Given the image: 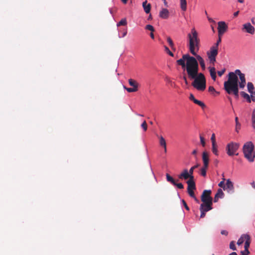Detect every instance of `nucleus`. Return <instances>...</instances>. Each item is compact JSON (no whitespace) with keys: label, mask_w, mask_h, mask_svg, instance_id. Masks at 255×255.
<instances>
[{"label":"nucleus","mask_w":255,"mask_h":255,"mask_svg":"<svg viewBox=\"0 0 255 255\" xmlns=\"http://www.w3.org/2000/svg\"><path fill=\"white\" fill-rule=\"evenodd\" d=\"M197 153V149H194L193 151H192V154L193 155H196Z\"/></svg>","instance_id":"nucleus-55"},{"label":"nucleus","mask_w":255,"mask_h":255,"mask_svg":"<svg viewBox=\"0 0 255 255\" xmlns=\"http://www.w3.org/2000/svg\"><path fill=\"white\" fill-rule=\"evenodd\" d=\"M228 26L224 21H219L218 23V37L222 35L227 30Z\"/></svg>","instance_id":"nucleus-8"},{"label":"nucleus","mask_w":255,"mask_h":255,"mask_svg":"<svg viewBox=\"0 0 255 255\" xmlns=\"http://www.w3.org/2000/svg\"><path fill=\"white\" fill-rule=\"evenodd\" d=\"M243 29H245L246 32L250 34H253L255 32V28L250 23H247L243 25Z\"/></svg>","instance_id":"nucleus-11"},{"label":"nucleus","mask_w":255,"mask_h":255,"mask_svg":"<svg viewBox=\"0 0 255 255\" xmlns=\"http://www.w3.org/2000/svg\"><path fill=\"white\" fill-rule=\"evenodd\" d=\"M221 234L223 235L227 236L228 235V232L226 230H222L221 232Z\"/></svg>","instance_id":"nucleus-49"},{"label":"nucleus","mask_w":255,"mask_h":255,"mask_svg":"<svg viewBox=\"0 0 255 255\" xmlns=\"http://www.w3.org/2000/svg\"><path fill=\"white\" fill-rule=\"evenodd\" d=\"M127 33V31H126V32H125L124 33L123 35V37L125 36L126 35Z\"/></svg>","instance_id":"nucleus-63"},{"label":"nucleus","mask_w":255,"mask_h":255,"mask_svg":"<svg viewBox=\"0 0 255 255\" xmlns=\"http://www.w3.org/2000/svg\"><path fill=\"white\" fill-rule=\"evenodd\" d=\"M142 6L143 7L144 10L146 13H148L150 12L151 9L150 4L148 3L147 4V0H145L142 3Z\"/></svg>","instance_id":"nucleus-18"},{"label":"nucleus","mask_w":255,"mask_h":255,"mask_svg":"<svg viewBox=\"0 0 255 255\" xmlns=\"http://www.w3.org/2000/svg\"><path fill=\"white\" fill-rule=\"evenodd\" d=\"M202 160L203 162V166L205 167H208L209 158V154L207 152L204 151L202 153Z\"/></svg>","instance_id":"nucleus-12"},{"label":"nucleus","mask_w":255,"mask_h":255,"mask_svg":"<svg viewBox=\"0 0 255 255\" xmlns=\"http://www.w3.org/2000/svg\"><path fill=\"white\" fill-rule=\"evenodd\" d=\"M164 148V151L165 153H166L167 152V148H166V146H165V147H163Z\"/></svg>","instance_id":"nucleus-62"},{"label":"nucleus","mask_w":255,"mask_h":255,"mask_svg":"<svg viewBox=\"0 0 255 255\" xmlns=\"http://www.w3.org/2000/svg\"><path fill=\"white\" fill-rule=\"evenodd\" d=\"M194 200L198 203H199V200L196 197V196H195L194 197H192Z\"/></svg>","instance_id":"nucleus-54"},{"label":"nucleus","mask_w":255,"mask_h":255,"mask_svg":"<svg viewBox=\"0 0 255 255\" xmlns=\"http://www.w3.org/2000/svg\"><path fill=\"white\" fill-rule=\"evenodd\" d=\"M141 127H142V128H143V129L144 131L147 130V124H146L145 121H143V122L142 123V124L141 125Z\"/></svg>","instance_id":"nucleus-37"},{"label":"nucleus","mask_w":255,"mask_h":255,"mask_svg":"<svg viewBox=\"0 0 255 255\" xmlns=\"http://www.w3.org/2000/svg\"><path fill=\"white\" fill-rule=\"evenodd\" d=\"M240 94L243 97L246 99L249 103L251 102L250 97L247 93H245V92H241Z\"/></svg>","instance_id":"nucleus-24"},{"label":"nucleus","mask_w":255,"mask_h":255,"mask_svg":"<svg viewBox=\"0 0 255 255\" xmlns=\"http://www.w3.org/2000/svg\"><path fill=\"white\" fill-rule=\"evenodd\" d=\"M196 56V58H195L197 61L199 62V64L202 68V69H203V70H204L206 68V67H205V62H204V60L203 59V58L200 55H195Z\"/></svg>","instance_id":"nucleus-15"},{"label":"nucleus","mask_w":255,"mask_h":255,"mask_svg":"<svg viewBox=\"0 0 255 255\" xmlns=\"http://www.w3.org/2000/svg\"><path fill=\"white\" fill-rule=\"evenodd\" d=\"M207 168L208 167H205V166H203V167L200 169V174L203 177H205L206 175V171Z\"/></svg>","instance_id":"nucleus-31"},{"label":"nucleus","mask_w":255,"mask_h":255,"mask_svg":"<svg viewBox=\"0 0 255 255\" xmlns=\"http://www.w3.org/2000/svg\"><path fill=\"white\" fill-rule=\"evenodd\" d=\"M159 139L160 145L163 147H165V146H166V142L164 137L162 136H159Z\"/></svg>","instance_id":"nucleus-23"},{"label":"nucleus","mask_w":255,"mask_h":255,"mask_svg":"<svg viewBox=\"0 0 255 255\" xmlns=\"http://www.w3.org/2000/svg\"><path fill=\"white\" fill-rule=\"evenodd\" d=\"M166 180L174 186H176L179 189H183V185L181 183H177L175 180L168 173L166 174Z\"/></svg>","instance_id":"nucleus-10"},{"label":"nucleus","mask_w":255,"mask_h":255,"mask_svg":"<svg viewBox=\"0 0 255 255\" xmlns=\"http://www.w3.org/2000/svg\"><path fill=\"white\" fill-rule=\"evenodd\" d=\"M250 252L249 251L241 252L242 255H249Z\"/></svg>","instance_id":"nucleus-50"},{"label":"nucleus","mask_w":255,"mask_h":255,"mask_svg":"<svg viewBox=\"0 0 255 255\" xmlns=\"http://www.w3.org/2000/svg\"><path fill=\"white\" fill-rule=\"evenodd\" d=\"M194 190H187V192H188V194L192 198L194 197V196H195V194H194Z\"/></svg>","instance_id":"nucleus-43"},{"label":"nucleus","mask_w":255,"mask_h":255,"mask_svg":"<svg viewBox=\"0 0 255 255\" xmlns=\"http://www.w3.org/2000/svg\"><path fill=\"white\" fill-rule=\"evenodd\" d=\"M199 166V164H197L196 165L191 167L189 171L191 173H192L193 175L194 170H195L196 168H198Z\"/></svg>","instance_id":"nucleus-40"},{"label":"nucleus","mask_w":255,"mask_h":255,"mask_svg":"<svg viewBox=\"0 0 255 255\" xmlns=\"http://www.w3.org/2000/svg\"><path fill=\"white\" fill-rule=\"evenodd\" d=\"M194 103L199 106H200L202 109H204L206 107V106L205 104L202 102V101H200L199 100H198L197 99L195 100V101L194 102Z\"/></svg>","instance_id":"nucleus-28"},{"label":"nucleus","mask_w":255,"mask_h":255,"mask_svg":"<svg viewBox=\"0 0 255 255\" xmlns=\"http://www.w3.org/2000/svg\"><path fill=\"white\" fill-rule=\"evenodd\" d=\"M210 73L212 79L215 81L216 79V69L215 67H211L210 68Z\"/></svg>","instance_id":"nucleus-20"},{"label":"nucleus","mask_w":255,"mask_h":255,"mask_svg":"<svg viewBox=\"0 0 255 255\" xmlns=\"http://www.w3.org/2000/svg\"><path fill=\"white\" fill-rule=\"evenodd\" d=\"M229 255H237V254L236 252H233L231 253Z\"/></svg>","instance_id":"nucleus-61"},{"label":"nucleus","mask_w":255,"mask_h":255,"mask_svg":"<svg viewBox=\"0 0 255 255\" xmlns=\"http://www.w3.org/2000/svg\"><path fill=\"white\" fill-rule=\"evenodd\" d=\"M180 7L183 11H186L187 9L186 0H180Z\"/></svg>","instance_id":"nucleus-21"},{"label":"nucleus","mask_w":255,"mask_h":255,"mask_svg":"<svg viewBox=\"0 0 255 255\" xmlns=\"http://www.w3.org/2000/svg\"><path fill=\"white\" fill-rule=\"evenodd\" d=\"M122 0V1L124 3L126 4V3H127L128 0Z\"/></svg>","instance_id":"nucleus-60"},{"label":"nucleus","mask_w":255,"mask_h":255,"mask_svg":"<svg viewBox=\"0 0 255 255\" xmlns=\"http://www.w3.org/2000/svg\"><path fill=\"white\" fill-rule=\"evenodd\" d=\"M221 37H218V39L217 42L214 45H213L212 46L218 49L219 44L221 43Z\"/></svg>","instance_id":"nucleus-39"},{"label":"nucleus","mask_w":255,"mask_h":255,"mask_svg":"<svg viewBox=\"0 0 255 255\" xmlns=\"http://www.w3.org/2000/svg\"><path fill=\"white\" fill-rule=\"evenodd\" d=\"M208 90L210 92H213L215 91V88L213 86H210Z\"/></svg>","instance_id":"nucleus-51"},{"label":"nucleus","mask_w":255,"mask_h":255,"mask_svg":"<svg viewBox=\"0 0 255 255\" xmlns=\"http://www.w3.org/2000/svg\"><path fill=\"white\" fill-rule=\"evenodd\" d=\"M219 198H220L219 197H218L217 196L215 195V197H214V200H213L214 202H217L218 201Z\"/></svg>","instance_id":"nucleus-53"},{"label":"nucleus","mask_w":255,"mask_h":255,"mask_svg":"<svg viewBox=\"0 0 255 255\" xmlns=\"http://www.w3.org/2000/svg\"><path fill=\"white\" fill-rule=\"evenodd\" d=\"M124 88L129 93L135 92L137 91L136 89H135V88H127L126 87H124Z\"/></svg>","instance_id":"nucleus-36"},{"label":"nucleus","mask_w":255,"mask_h":255,"mask_svg":"<svg viewBox=\"0 0 255 255\" xmlns=\"http://www.w3.org/2000/svg\"><path fill=\"white\" fill-rule=\"evenodd\" d=\"M245 75L237 69L235 72H230L228 79L224 83V89L230 95H233L236 98L239 97V87L244 89L246 86Z\"/></svg>","instance_id":"nucleus-2"},{"label":"nucleus","mask_w":255,"mask_h":255,"mask_svg":"<svg viewBox=\"0 0 255 255\" xmlns=\"http://www.w3.org/2000/svg\"><path fill=\"white\" fill-rule=\"evenodd\" d=\"M211 140L212 141V144L216 143V139H215V134L214 133L212 134V135L211 136Z\"/></svg>","instance_id":"nucleus-45"},{"label":"nucleus","mask_w":255,"mask_h":255,"mask_svg":"<svg viewBox=\"0 0 255 255\" xmlns=\"http://www.w3.org/2000/svg\"><path fill=\"white\" fill-rule=\"evenodd\" d=\"M245 157L250 161L253 162L255 158L254 145L251 141L246 142L243 146Z\"/></svg>","instance_id":"nucleus-5"},{"label":"nucleus","mask_w":255,"mask_h":255,"mask_svg":"<svg viewBox=\"0 0 255 255\" xmlns=\"http://www.w3.org/2000/svg\"><path fill=\"white\" fill-rule=\"evenodd\" d=\"M150 37H151V38L152 39H153L154 38V34H153V32H151L150 33Z\"/></svg>","instance_id":"nucleus-57"},{"label":"nucleus","mask_w":255,"mask_h":255,"mask_svg":"<svg viewBox=\"0 0 255 255\" xmlns=\"http://www.w3.org/2000/svg\"><path fill=\"white\" fill-rule=\"evenodd\" d=\"M251 99V101H253V102H255V97H253V96H252V99Z\"/></svg>","instance_id":"nucleus-59"},{"label":"nucleus","mask_w":255,"mask_h":255,"mask_svg":"<svg viewBox=\"0 0 255 255\" xmlns=\"http://www.w3.org/2000/svg\"><path fill=\"white\" fill-rule=\"evenodd\" d=\"M177 63L182 68L186 67L188 78L194 80L192 86L198 91H204L206 89V79L203 73L198 72V63L195 57L188 54H184L177 61Z\"/></svg>","instance_id":"nucleus-1"},{"label":"nucleus","mask_w":255,"mask_h":255,"mask_svg":"<svg viewBox=\"0 0 255 255\" xmlns=\"http://www.w3.org/2000/svg\"><path fill=\"white\" fill-rule=\"evenodd\" d=\"M244 238L245 240L244 248L245 251H249V248L251 244V238L249 235H244Z\"/></svg>","instance_id":"nucleus-14"},{"label":"nucleus","mask_w":255,"mask_h":255,"mask_svg":"<svg viewBox=\"0 0 255 255\" xmlns=\"http://www.w3.org/2000/svg\"><path fill=\"white\" fill-rule=\"evenodd\" d=\"M182 202L183 203V206H184V207L185 208V209L187 210V211H189V208L188 207V206H187L186 202L184 201V200H182Z\"/></svg>","instance_id":"nucleus-47"},{"label":"nucleus","mask_w":255,"mask_h":255,"mask_svg":"<svg viewBox=\"0 0 255 255\" xmlns=\"http://www.w3.org/2000/svg\"><path fill=\"white\" fill-rule=\"evenodd\" d=\"M215 195L217 196L220 198H223L224 196V193H223L222 190L219 188L218 189L217 192Z\"/></svg>","instance_id":"nucleus-27"},{"label":"nucleus","mask_w":255,"mask_h":255,"mask_svg":"<svg viewBox=\"0 0 255 255\" xmlns=\"http://www.w3.org/2000/svg\"><path fill=\"white\" fill-rule=\"evenodd\" d=\"M164 50L167 53H168L170 56L172 57L174 56L173 53L169 50V49L166 46H164Z\"/></svg>","instance_id":"nucleus-32"},{"label":"nucleus","mask_w":255,"mask_h":255,"mask_svg":"<svg viewBox=\"0 0 255 255\" xmlns=\"http://www.w3.org/2000/svg\"><path fill=\"white\" fill-rule=\"evenodd\" d=\"M128 83L130 86L132 87V88H135L137 91L138 90V84L135 80L129 79H128Z\"/></svg>","instance_id":"nucleus-19"},{"label":"nucleus","mask_w":255,"mask_h":255,"mask_svg":"<svg viewBox=\"0 0 255 255\" xmlns=\"http://www.w3.org/2000/svg\"><path fill=\"white\" fill-rule=\"evenodd\" d=\"M183 79L184 80L185 84L186 85H188V82L187 81V78H186V76H183Z\"/></svg>","instance_id":"nucleus-52"},{"label":"nucleus","mask_w":255,"mask_h":255,"mask_svg":"<svg viewBox=\"0 0 255 255\" xmlns=\"http://www.w3.org/2000/svg\"><path fill=\"white\" fill-rule=\"evenodd\" d=\"M189 38V51L192 54L196 55L199 49L200 39L198 36V33L194 28L191 29V32L188 34Z\"/></svg>","instance_id":"nucleus-4"},{"label":"nucleus","mask_w":255,"mask_h":255,"mask_svg":"<svg viewBox=\"0 0 255 255\" xmlns=\"http://www.w3.org/2000/svg\"><path fill=\"white\" fill-rule=\"evenodd\" d=\"M169 12L166 8H163L159 13V16L163 19H166L168 17Z\"/></svg>","instance_id":"nucleus-17"},{"label":"nucleus","mask_w":255,"mask_h":255,"mask_svg":"<svg viewBox=\"0 0 255 255\" xmlns=\"http://www.w3.org/2000/svg\"><path fill=\"white\" fill-rule=\"evenodd\" d=\"M226 71V69L224 68L221 71H218L217 73L219 76H222Z\"/></svg>","instance_id":"nucleus-44"},{"label":"nucleus","mask_w":255,"mask_h":255,"mask_svg":"<svg viewBox=\"0 0 255 255\" xmlns=\"http://www.w3.org/2000/svg\"><path fill=\"white\" fill-rule=\"evenodd\" d=\"M225 179L223 178V180L221 181L219 184L218 186L221 188H222L224 189V188L225 187L226 184H225Z\"/></svg>","instance_id":"nucleus-38"},{"label":"nucleus","mask_w":255,"mask_h":255,"mask_svg":"<svg viewBox=\"0 0 255 255\" xmlns=\"http://www.w3.org/2000/svg\"><path fill=\"white\" fill-rule=\"evenodd\" d=\"M238 1L240 3H243L244 0H238Z\"/></svg>","instance_id":"nucleus-64"},{"label":"nucleus","mask_w":255,"mask_h":255,"mask_svg":"<svg viewBox=\"0 0 255 255\" xmlns=\"http://www.w3.org/2000/svg\"><path fill=\"white\" fill-rule=\"evenodd\" d=\"M178 178L180 179L192 180L194 179L193 175L190 173L187 169H184L183 171L178 175Z\"/></svg>","instance_id":"nucleus-7"},{"label":"nucleus","mask_w":255,"mask_h":255,"mask_svg":"<svg viewBox=\"0 0 255 255\" xmlns=\"http://www.w3.org/2000/svg\"><path fill=\"white\" fill-rule=\"evenodd\" d=\"M167 41L168 42V43H169L170 46L171 47V48L173 50H175V47H174V44L173 42L172 41L171 38L170 37H168L167 38Z\"/></svg>","instance_id":"nucleus-29"},{"label":"nucleus","mask_w":255,"mask_h":255,"mask_svg":"<svg viewBox=\"0 0 255 255\" xmlns=\"http://www.w3.org/2000/svg\"><path fill=\"white\" fill-rule=\"evenodd\" d=\"M239 11H237L235 12L234 13V16L235 17L237 16L238 15V14H239Z\"/></svg>","instance_id":"nucleus-56"},{"label":"nucleus","mask_w":255,"mask_h":255,"mask_svg":"<svg viewBox=\"0 0 255 255\" xmlns=\"http://www.w3.org/2000/svg\"><path fill=\"white\" fill-rule=\"evenodd\" d=\"M252 127L255 130V109L252 114Z\"/></svg>","instance_id":"nucleus-25"},{"label":"nucleus","mask_w":255,"mask_h":255,"mask_svg":"<svg viewBox=\"0 0 255 255\" xmlns=\"http://www.w3.org/2000/svg\"><path fill=\"white\" fill-rule=\"evenodd\" d=\"M212 151L216 155H218V151L216 143L212 144Z\"/></svg>","instance_id":"nucleus-26"},{"label":"nucleus","mask_w":255,"mask_h":255,"mask_svg":"<svg viewBox=\"0 0 255 255\" xmlns=\"http://www.w3.org/2000/svg\"><path fill=\"white\" fill-rule=\"evenodd\" d=\"M240 144L238 143L231 142L228 143L226 146L227 153L229 156H232L233 155H238V153H236V151L239 147Z\"/></svg>","instance_id":"nucleus-6"},{"label":"nucleus","mask_w":255,"mask_h":255,"mask_svg":"<svg viewBox=\"0 0 255 255\" xmlns=\"http://www.w3.org/2000/svg\"><path fill=\"white\" fill-rule=\"evenodd\" d=\"M145 28L146 30L151 31V32H153L154 31V28L153 26L150 24L146 25L145 26Z\"/></svg>","instance_id":"nucleus-33"},{"label":"nucleus","mask_w":255,"mask_h":255,"mask_svg":"<svg viewBox=\"0 0 255 255\" xmlns=\"http://www.w3.org/2000/svg\"><path fill=\"white\" fill-rule=\"evenodd\" d=\"M245 240V238H244V235H243L238 240V241L237 242V244L238 245H242L244 243Z\"/></svg>","instance_id":"nucleus-34"},{"label":"nucleus","mask_w":255,"mask_h":255,"mask_svg":"<svg viewBox=\"0 0 255 255\" xmlns=\"http://www.w3.org/2000/svg\"><path fill=\"white\" fill-rule=\"evenodd\" d=\"M218 49L212 46L210 51L207 52L208 57H216L218 53Z\"/></svg>","instance_id":"nucleus-13"},{"label":"nucleus","mask_w":255,"mask_h":255,"mask_svg":"<svg viewBox=\"0 0 255 255\" xmlns=\"http://www.w3.org/2000/svg\"><path fill=\"white\" fill-rule=\"evenodd\" d=\"M208 57L210 60V62L214 64L216 61V57Z\"/></svg>","instance_id":"nucleus-46"},{"label":"nucleus","mask_w":255,"mask_h":255,"mask_svg":"<svg viewBox=\"0 0 255 255\" xmlns=\"http://www.w3.org/2000/svg\"><path fill=\"white\" fill-rule=\"evenodd\" d=\"M211 193L210 190H205L201 195V200L202 203L200 205L199 209L201 212L200 218H204L206 213L213 209V198L211 196Z\"/></svg>","instance_id":"nucleus-3"},{"label":"nucleus","mask_w":255,"mask_h":255,"mask_svg":"<svg viewBox=\"0 0 255 255\" xmlns=\"http://www.w3.org/2000/svg\"><path fill=\"white\" fill-rule=\"evenodd\" d=\"M189 99L191 101H192L193 102L195 101L196 99L195 98L194 95L192 94H190L189 96Z\"/></svg>","instance_id":"nucleus-48"},{"label":"nucleus","mask_w":255,"mask_h":255,"mask_svg":"<svg viewBox=\"0 0 255 255\" xmlns=\"http://www.w3.org/2000/svg\"><path fill=\"white\" fill-rule=\"evenodd\" d=\"M247 88L248 92L251 94H253L254 90V86L253 84L251 82H248L247 84Z\"/></svg>","instance_id":"nucleus-22"},{"label":"nucleus","mask_w":255,"mask_h":255,"mask_svg":"<svg viewBox=\"0 0 255 255\" xmlns=\"http://www.w3.org/2000/svg\"><path fill=\"white\" fill-rule=\"evenodd\" d=\"M187 184L188 185L187 190H196V184L194 181V179L191 181L188 180L187 181Z\"/></svg>","instance_id":"nucleus-16"},{"label":"nucleus","mask_w":255,"mask_h":255,"mask_svg":"<svg viewBox=\"0 0 255 255\" xmlns=\"http://www.w3.org/2000/svg\"><path fill=\"white\" fill-rule=\"evenodd\" d=\"M224 190L230 194H233L234 192V186L233 183L230 179H228L226 180L225 187L224 188Z\"/></svg>","instance_id":"nucleus-9"},{"label":"nucleus","mask_w":255,"mask_h":255,"mask_svg":"<svg viewBox=\"0 0 255 255\" xmlns=\"http://www.w3.org/2000/svg\"><path fill=\"white\" fill-rule=\"evenodd\" d=\"M251 185H252V186L253 187V188H254V189H255V182L254 181H253L252 183H251Z\"/></svg>","instance_id":"nucleus-58"},{"label":"nucleus","mask_w":255,"mask_h":255,"mask_svg":"<svg viewBox=\"0 0 255 255\" xmlns=\"http://www.w3.org/2000/svg\"><path fill=\"white\" fill-rule=\"evenodd\" d=\"M200 142H201L202 145L203 146H205V144H206L205 140L204 138L201 135H200Z\"/></svg>","instance_id":"nucleus-41"},{"label":"nucleus","mask_w":255,"mask_h":255,"mask_svg":"<svg viewBox=\"0 0 255 255\" xmlns=\"http://www.w3.org/2000/svg\"><path fill=\"white\" fill-rule=\"evenodd\" d=\"M235 121H236V129L237 131H238V129H240V128L241 124L238 122V118L237 117H236L235 118Z\"/></svg>","instance_id":"nucleus-35"},{"label":"nucleus","mask_w":255,"mask_h":255,"mask_svg":"<svg viewBox=\"0 0 255 255\" xmlns=\"http://www.w3.org/2000/svg\"><path fill=\"white\" fill-rule=\"evenodd\" d=\"M230 248L233 250H236V248L234 241H232L230 244Z\"/></svg>","instance_id":"nucleus-42"},{"label":"nucleus","mask_w":255,"mask_h":255,"mask_svg":"<svg viewBox=\"0 0 255 255\" xmlns=\"http://www.w3.org/2000/svg\"><path fill=\"white\" fill-rule=\"evenodd\" d=\"M127 24V21L126 18L122 19L119 22L117 23V26L121 25H126Z\"/></svg>","instance_id":"nucleus-30"}]
</instances>
